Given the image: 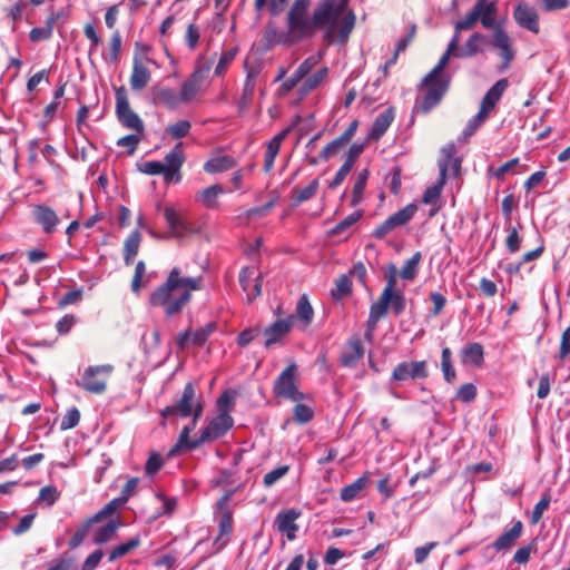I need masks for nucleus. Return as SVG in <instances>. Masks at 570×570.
<instances>
[{
  "mask_svg": "<svg viewBox=\"0 0 570 570\" xmlns=\"http://www.w3.org/2000/svg\"><path fill=\"white\" fill-rule=\"evenodd\" d=\"M38 499L51 507L59 500V492L55 485H46L40 489Z\"/></svg>",
  "mask_w": 570,
  "mask_h": 570,
  "instance_id": "obj_64",
  "label": "nucleus"
},
{
  "mask_svg": "<svg viewBox=\"0 0 570 570\" xmlns=\"http://www.w3.org/2000/svg\"><path fill=\"white\" fill-rule=\"evenodd\" d=\"M61 13H51L46 20L43 27H37L31 29L29 37L32 41L47 40L52 36L55 22L60 18Z\"/></svg>",
  "mask_w": 570,
  "mask_h": 570,
  "instance_id": "obj_37",
  "label": "nucleus"
},
{
  "mask_svg": "<svg viewBox=\"0 0 570 570\" xmlns=\"http://www.w3.org/2000/svg\"><path fill=\"white\" fill-rule=\"evenodd\" d=\"M478 18L485 29H491L495 23L497 7L495 2H476L474 6Z\"/></svg>",
  "mask_w": 570,
  "mask_h": 570,
  "instance_id": "obj_32",
  "label": "nucleus"
},
{
  "mask_svg": "<svg viewBox=\"0 0 570 570\" xmlns=\"http://www.w3.org/2000/svg\"><path fill=\"white\" fill-rule=\"evenodd\" d=\"M236 165H237V161L235 160L234 157H232L229 155H224V156L214 157V158L208 159L204 164L203 168L208 174H216V173L229 170V169L236 167Z\"/></svg>",
  "mask_w": 570,
  "mask_h": 570,
  "instance_id": "obj_33",
  "label": "nucleus"
},
{
  "mask_svg": "<svg viewBox=\"0 0 570 570\" xmlns=\"http://www.w3.org/2000/svg\"><path fill=\"white\" fill-rule=\"evenodd\" d=\"M112 372L114 366L110 364L90 365L85 368L81 380L76 384L90 394H102Z\"/></svg>",
  "mask_w": 570,
  "mask_h": 570,
  "instance_id": "obj_5",
  "label": "nucleus"
},
{
  "mask_svg": "<svg viewBox=\"0 0 570 570\" xmlns=\"http://www.w3.org/2000/svg\"><path fill=\"white\" fill-rule=\"evenodd\" d=\"M76 558L73 556L63 553L53 559L46 570H75Z\"/></svg>",
  "mask_w": 570,
  "mask_h": 570,
  "instance_id": "obj_52",
  "label": "nucleus"
},
{
  "mask_svg": "<svg viewBox=\"0 0 570 570\" xmlns=\"http://www.w3.org/2000/svg\"><path fill=\"white\" fill-rule=\"evenodd\" d=\"M451 356V350L449 347H444L441 354V371L443 373L444 380L448 383H452L456 379V372L453 367Z\"/></svg>",
  "mask_w": 570,
  "mask_h": 570,
  "instance_id": "obj_48",
  "label": "nucleus"
},
{
  "mask_svg": "<svg viewBox=\"0 0 570 570\" xmlns=\"http://www.w3.org/2000/svg\"><path fill=\"white\" fill-rule=\"evenodd\" d=\"M446 181V164L441 165V175L438 179V183L434 186H431L425 189L422 202L424 204H431L436 200L442 191V188Z\"/></svg>",
  "mask_w": 570,
  "mask_h": 570,
  "instance_id": "obj_42",
  "label": "nucleus"
},
{
  "mask_svg": "<svg viewBox=\"0 0 570 570\" xmlns=\"http://www.w3.org/2000/svg\"><path fill=\"white\" fill-rule=\"evenodd\" d=\"M422 255L416 252L409 258L400 271V276L406 281H413L416 277L417 268L421 263Z\"/></svg>",
  "mask_w": 570,
  "mask_h": 570,
  "instance_id": "obj_46",
  "label": "nucleus"
},
{
  "mask_svg": "<svg viewBox=\"0 0 570 570\" xmlns=\"http://www.w3.org/2000/svg\"><path fill=\"white\" fill-rule=\"evenodd\" d=\"M293 316L302 323L304 328L312 323L314 317V309L306 294L299 296L296 304L295 315Z\"/></svg>",
  "mask_w": 570,
  "mask_h": 570,
  "instance_id": "obj_36",
  "label": "nucleus"
},
{
  "mask_svg": "<svg viewBox=\"0 0 570 570\" xmlns=\"http://www.w3.org/2000/svg\"><path fill=\"white\" fill-rule=\"evenodd\" d=\"M206 77V70L196 69L181 86L180 97L183 102H189L200 90Z\"/></svg>",
  "mask_w": 570,
  "mask_h": 570,
  "instance_id": "obj_22",
  "label": "nucleus"
},
{
  "mask_svg": "<svg viewBox=\"0 0 570 570\" xmlns=\"http://www.w3.org/2000/svg\"><path fill=\"white\" fill-rule=\"evenodd\" d=\"M476 397V387L473 383L461 385L456 392V399L463 403H470Z\"/></svg>",
  "mask_w": 570,
  "mask_h": 570,
  "instance_id": "obj_62",
  "label": "nucleus"
},
{
  "mask_svg": "<svg viewBox=\"0 0 570 570\" xmlns=\"http://www.w3.org/2000/svg\"><path fill=\"white\" fill-rule=\"evenodd\" d=\"M80 421V412L77 407H72L68 410V412L63 415L60 423L61 430H70L78 425Z\"/></svg>",
  "mask_w": 570,
  "mask_h": 570,
  "instance_id": "obj_60",
  "label": "nucleus"
},
{
  "mask_svg": "<svg viewBox=\"0 0 570 570\" xmlns=\"http://www.w3.org/2000/svg\"><path fill=\"white\" fill-rule=\"evenodd\" d=\"M363 216V210L358 209L346 216L343 220L336 224L331 230L330 235L336 236L343 234L354 224H356Z\"/></svg>",
  "mask_w": 570,
  "mask_h": 570,
  "instance_id": "obj_49",
  "label": "nucleus"
},
{
  "mask_svg": "<svg viewBox=\"0 0 570 570\" xmlns=\"http://www.w3.org/2000/svg\"><path fill=\"white\" fill-rule=\"evenodd\" d=\"M233 424L234 420L229 414H217L202 430L199 438L194 440L189 438L191 428L185 425L180 431L176 444L168 451L167 455L171 458L178 454L181 450H194L204 443L217 440L225 435Z\"/></svg>",
  "mask_w": 570,
  "mask_h": 570,
  "instance_id": "obj_3",
  "label": "nucleus"
},
{
  "mask_svg": "<svg viewBox=\"0 0 570 570\" xmlns=\"http://www.w3.org/2000/svg\"><path fill=\"white\" fill-rule=\"evenodd\" d=\"M164 465L163 458L157 452H151L145 464V473L149 476L156 474Z\"/></svg>",
  "mask_w": 570,
  "mask_h": 570,
  "instance_id": "obj_63",
  "label": "nucleus"
},
{
  "mask_svg": "<svg viewBox=\"0 0 570 570\" xmlns=\"http://www.w3.org/2000/svg\"><path fill=\"white\" fill-rule=\"evenodd\" d=\"M428 376L429 370L426 361L401 362L392 372V380L399 382L426 379Z\"/></svg>",
  "mask_w": 570,
  "mask_h": 570,
  "instance_id": "obj_10",
  "label": "nucleus"
},
{
  "mask_svg": "<svg viewBox=\"0 0 570 570\" xmlns=\"http://www.w3.org/2000/svg\"><path fill=\"white\" fill-rule=\"evenodd\" d=\"M223 193L224 188L220 185H212L200 190L197 197L206 208H215L217 206V198Z\"/></svg>",
  "mask_w": 570,
  "mask_h": 570,
  "instance_id": "obj_43",
  "label": "nucleus"
},
{
  "mask_svg": "<svg viewBox=\"0 0 570 570\" xmlns=\"http://www.w3.org/2000/svg\"><path fill=\"white\" fill-rule=\"evenodd\" d=\"M239 284L247 295L248 303H252L262 294L263 275H255L254 267H243L239 272Z\"/></svg>",
  "mask_w": 570,
  "mask_h": 570,
  "instance_id": "obj_14",
  "label": "nucleus"
},
{
  "mask_svg": "<svg viewBox=\"0 0 570 570\" xmlns=\"http://www.w3.org/2000/svg\"><path fill=\"white\" fill-rule=\"evenodd\" d=\"M121 523L119 520H110L107 524L100 527L94 535V543L102 546L109 542L117 533Z\"/></svg>",
  "mask_w": 570,
  "mask_h": 570,
  "instance_id": "obj_38",
  "label": "nucleus"
},
{
  "mask_svg": "<svg viewBox=\"0 0 570 570\" xmlns=\"http://www.w3.org/2000/svg\"><path fill=\"white\" fill-rule=\"evenodd\" d=\"M446 164V171L452 169L454 176L460 175L462 159L456 156V147L454 142H449L441 149V158L439 160V169L441 165Z\"/></svg>",
  "mask_w": 570,
  "mask_h": 570,
  "instance_id": "obj_26",
  "label": "nucleus"
},
{
  "mask_svg": "<svg viewBox=\"0 0 570 570\" xmlns=\"http://www.w3.org/2000/svg\"><path fill=\"white\" fill-rule=\"evenodd\" d=\"M460 42V37L458 35H454L448 45V48L445 52L440 58L439 62L435 65V67L428 73V80H431L434 78V76H442V71L444 70L445 66L448 65L451 57L456 58L458 53V46Z\"/></svg>",
  "mask_w": 570,
  "mask_h": 570,
  "instance_id": "obj_31",
  "label": "nucleus"
},
{
  "mask_svg": "<svg viewBox=\"0 0 570 570\" xmlns=\"http://www.w3.org/2000/svg\"><path fill=\"white\" fill-rule=\"evenodd\" d=\"M366 483H367L366 475H363V476L356 479L354 482L344 487L341 490V494H340L341 499L345 502H350V501L354 500L357 497V494L365 488Z\"/></svg>",
  "mask_w": 570,
  "mask_h": 570,
  "instance_id": "obj_44",
  "label": "nucleus"
},
{
  "mask_svg": "<svg viewBox=\"0 0 570 570\" xmlns=\"http://www.w3.org/2000/svg\"><path fill=\"white\" fill-rule=\"evenodd\" d=\"M352 281L347 275H341L335 281V289H332V297L334 299H341L343 296L351 294Z\"/></svg>",
  "mask_w": 570,
  "mask_h": 570,
  "instance_id": "obj_54",
  "label": "nucleus"
},
{
  "mask_svg": "<svg viewBox=\"0 0 570 570\" xmlns=\"http://www.w3.org/2000/svg\"><path fill=\"white\" fill-rule=\"evenodd\" d=\"M551 502V494L549 491H546L542 495H541V499L537 502V504L534 505L533 510H532V514H531V522L533 524L538 523L544 511L548 509L549 504Z\"/></svg>",
  "mask_w": 570,
  "mask_h": 570,
  "instance_id": "obj_55",
  "label": "nucleus"
},
{
  "mask_svg": "<svg viewBox=\"0 0 570 570\" xmlns=\"http://www.w3.org/2000/svg\"><path fill=\"white\" fill-rule=\"evenodd\" d=\"M488 115L489 114L484 109L480 108L479 112L472 119L469 120L465 128L463 129L462 135H461V140L469 139L478 130V128L484 122Z\"/></svg>",
  "mask_w": 570,
  "mask_h": 570,
  "instance_id": "obj_50",
  "label": "nucleus"
},
{
  "mask_svg": "<svg viewBox=\"0 0 570 570\" xmlns=\"http://www.w3.org/2000/svg\"><path fill=\"white\" fill-rule=\"evenodd\" d=\"M365 350L358 337H352L341 355V364L345 367H354L364 356Z\"/></svg>",
  "mask_w": 570,
  "mask_h": 570,
  "instance_id": "obj_21",
  "label": "nucleus"
},
{
  "mask_svg": "<svg viewBox=\"0 0 570 570\" xmlns=\"http://www.w3.org/2000/svg\"><path fill=\"white\" fill-rule=\"evenodd\" d=\"M513 18L519 27L532 33H539L540 22L538 11L529 2H519L514 8Z\"/></svg>",
  "mask_w": 570,
  "mask_h": 570,
  "instance_id": "obj_12",
  "label": "nucleus"
},
{
  "mask_svg": "<svg viewBox=\"0 0 570 570\" xmlns=\"http://www.w3.org/2000/svg\"><path fill=\"white\" fill-rule=\"evenodd\" d=\"M460 358L463 364L481 366L484 362V350L480 343H469L460 352Z\"/></svg>",
  "mask_w": 570,
  "mask_h": 570,
  "instance_id": "obj_28",
  "label": "nucleus"
},
{
  "mask_svg": "<svg viewBox=\"0 0 570 570\" xmlns=\"http://www.w3.org/2000/svg\"><path fill=\"white\" fill-rule=\"evenodd\" d=\"M141 543L140 537L135 535L127 542L120 543L116 546L108 554V561L110 563L115 562L117 559L130 553L132 550L137 549Z\"/></svg>",
  "mask_w": 570,
  "mask_h": 570,
  "instance_id": "obj_41",
  "label": "nucleus"
},
{
  "mask_svg": "<svg viewBox=\"0 0 570 570\" xmlns=\"http://www.w3.org/2000/svg\"><path fill=\"white\" fill-rule=\"evenodd\" d=\"M183 142H178L175 147L165 156V163L163 166L165 167V181H180L181 174L180 169L185 163V156L183 153Z\"/></svg>",
  "mask_w": 570,
  "mask_h": 570,
  "instance_id": "obj_11",
  "label": "nucleus"
},
{
  "mask_svg": "<svg viewBox=\"0 0 570 570\" xmlns=\"http://www.w3.org/2000/svg\"><path fill=\"white\" fill-rule=\"evenodd\" d=\"M116 115L124 127L135 130L137 134L144 132V122L140 117L131 110L124 87L116 89Z\"/></svg>",
  "mask_w": 570,
  "mask_h": 570,
  "instance_id": "obj_8",
  "label": "nucleus"
},
{
  "mask_svg": "<svg viewBox=\"0 0 570 570\" xmlns=\"http://www.w3.org/2000/svg\"><path fill=\"white\" fill-rule=\"evenodd\" d=\"M476 21H479L478 12L473 8L462 20L455 22L454 35H458L460 37V32L462 30L471 29L476 23Z\"/></svg>",
  "mask_w": 570,
  "mask_h": 570,
  "instance_id": "obj_59",
  "label": "nucleus"
},
{
  "mask_svg": "<svg viewBox=\"0 0 570 570\" xmlns=\"http://www.w3.org/2000/svg\"><path fill=\"white\" fill-rule=\"evenodd\" d=\"M120 51H121V36H120V32L117 30L110 37L108 59L114 63L117 62L120 57Z\"/></svg>",
  "mask_w": 570,
  "mask_h": 570,
  "instance_id": "obj_58",
  "label": "nucleus"
},
{
  "mask_svg": "<svg viewBox=\"0 0 570 570\" xmlns=\"http://www.w3.org/2000/svg\"><path fill=\"white\" fill-rule=\"evenodd\" d=\"M33 218L47 234L53 233L59 224V217L56 212L46 205H38L35 207Z\"/></svg>",
  "mask_w": 570,
  "mask_h": 570,
  "instance_id": "obj_18",
  "label": "nucleus"
},
{
  "mask_svg": "<svg viewBox=\"0 0 570 570\" xmlns=\"http://www.w3.org/2000/svg\"><path fill=\"white\" fill-rule=\"evenodd\" d=\"M358 127V121L353 120L350 122L347 128L335 139L330 141L320 153V158L323 160H327L331 157L337 155L342 149H344L352 138L354 137Z\"/></svg>",
  "mask_w": 570,
  "mask_h": 570,
  "instance_id": "obj_13",
  "label": "nucleus"
},
{
  "mask_svg": "<svg viewBox=\"0 0 570 570\" xmlns=\"http://www.w3.org/2000/svg\"><path fill=\"white\" fill-rule=\"evenodd\" d=\"M348 2H293L286 17V36L268 26L264 33L266 46L281 42L297 43L313 38L318 31L327 45L345 46L355 27L356 16Z\"/></svg>",
  "mask_w": 570,
  "mask_h": 570,
  "instance_id": "obj_1",
  "label": "nucleus"
},
{
  "mask_svg": "<svg viewBox=\"0 0 570 570\" xmlns=\"http://www.w3.org/2000/svg\"><path fill=\"white\" fill-rule=\"evenodd\" d=\"M522 530H523V523L520 520H518L517 522H514V524L509 530L503 532L492 543L491 547L497 552H507V551H509L514 546L517 540L521 537Z\"/></svg>",
  "mask_w": 570,
  "mask_h": 570,
  "instance_id": "obj_19",
  "label": "nucleus"
},
{
  "mask_svg": "<svg viewBox=\"0 0 570 570\" xmlns=\"http://www.w3.org/2000/svg\"><path fill=\"white\" fill-rule=\"evenodd\" d=\"M147 58L135 55L132 59V72L129 79L134 91H140L147 87L150 81L151 72L146 65Z\"/></svg>",
  "mask_w": 570,
  "mask_h": 570,
  "instance_id": "obj_15",
  "label": "nucleus"
},
{
  "mask_svg": "<svg viewBox=\"0 0 570 570\" xmlns=\"http://www.w3.org/2000/svg\"><path fill=\"white\" fill-rule=\"evenodd\" d=\"M95 523H98V522H97V520H92V515L87 518L86 520H83L77 528L73 535L68 541V547L70 549H77L78 547H80L87 539V537L91 530V527Z\"/></svg>",
  "mask_w": 570,
  "mask_h": 570,
  "instance_id": "obj_39",
  "label": "nucleus"
},
{
  "mask_svg": "<svg viewBox=\"0 0 570 570\" xmlns=\"http://www.w3.org/2000/svg\"><path fill=\"white\" fill-rule=\"evenodd\" d=\"M422 86L425 87V94L421 99L419 108L423 114H428L443 99L449 90L450 79L444 76H434V78L428 80L426 75L422 80Z\"/></svg>",
  "mask_w": 570,
  "mask_h": 570,
  "instance_id": "obj_7",
  "label": "nucleus"
},
{
  "mask_svg": "<svg viewBox=\"0 0 570 570\" xmlns=\"http://www.w3.org/2000/svg\"><path fill=\"white\" fill-rule=\"evenodd\" d=\"M198 405H204L202 394L196 393L193 382H188L183 390L181 396L171 405L161 410L163 417L171 415L180 417H189L197 409Z\"/></svg>",
  "mask_w": 570,
  "mask_h": 570,
  "instance_id": "obj_6",
  "label": "nucleus"
},
{
  "mask_svg": "<svg viewBox=\"0 0 570 570\" xmlns=\"http://www.w3.org/2000/svg\"><path fill=\"white\" fill-rule=\"evenodd\" d=\"M151 100L155 105H163L168 109H175L183 102L180 95L171 88L154 86L151 88Z\"/></svg>",
  "mask_w": 570,
  "mask_h": 570,
  "instance_id": "obj_20",
  "label": "nucleus"
},
{
  "mask_svg": "<svg viewBox=\"0 0 570 570\" xmlns=\"http://www.w3.org/2000/svg\"><path fill=\"white\" fill-rule=\"evenodd\" d=\"M293 322L294 316L289 315L287 318L277 320L267 326L263 332L265 337V347H271L272 345L279 342L284 336H286L293 327Z\"/></svg>",
  "mask_w": 570,
  "mask_h": 570,
  "instance_id": "obj_16",
  "label": "nucleus"
},
{
  "mask_svg": "<svg viewBox=\"0 0 570 570\" xmlns=\"http://www.w3.org/2000/svg\"><path fill=\"white\" fill-rule=\"evenodd\" d=\"M394 120V111L392 108H387L381 114L376 116L373 121V125L368 131L367 139L368 140H379L386 132L389 127Z\"/></svg>",
  "mask_w": 570,
  "mask_h": 570,
  "instance_id": "obj_23",
  "label": "nucleus"
},
{
  "mask_svg": "<svg viewBox=\"0 0 570 570\" xmlns=\"http://www.w3.org/2000/svg\"><path fill=\"white\" fill-rule=\"evenodd\" d=\"M232 531H233L232 514L228 511H226L222 514V518H220L219 524H218V535L215 539V544L218 547L217 550H222L227 546Z\"/></svg>",
  "mask_w": 570,
  "mask_h": 570,
  "instance_id": "obj_34",
  "label": "nucleus"
},
{
  "mask_svg": "<svg viewBox=\"0 0 570 570\" xmlns=\"http://www.w3.org/2000/svg\"><path fill=\"white\" fill-rule=\"evenodd\" d=\"M236 392L225 391L217 400L218 414H229V411L234 404Z\"/></svg>",
  "mask_w": 570,
  "mask_h": 570,
  "instance_id": "obj_57",
  "label": "nucleus"
},
{
  "mask_svg": "<svg viewBox=\"0 0 570 570\" xmlns=\"http://www.w3.org/2000/svg\"><path fill=\"white\" fill-rule=\"evenodd\" d=\"M317 59L315 57H308L306 58L293 72L291 77H288L282 85V89L285 92L292 91L297 83L306 77L309 71L316 66Z\"/></svg>",
  "mask_w": 570,
  "mask_h": 570,
  "instance_id": "obj_24",
  "label": "nucleus"
},
{
  "mask_svg": "<svg viewBox=\"0 0 570 570\" xmlns=\"http://www.w3.org/2000/svg\"><path fill=\"white\" fill-rule=\"evenodd\" d=\"M389 299H383V294L380 295L377 302L375 304L381 306L383 304V313L386 315L389 308H391L392 313L395 316L401 315L406 307V299L404 294L401 291L391 292V296Z\"/></svg>",
  "mask_w": 570,
  "mask_h": 570,
  "instance_id": "obj_27",
  "label": "nucleus"
},
{
  "mask_svg": "<svg viewBox=\"0 0 570 570\" xmlns=\"http://www.w3.org/2000/svg\"><path fill=\"white\" fill-rule=\"evenodd\" d=\"M141 243V234L132 230L124 243V262L127 266L134 263Z\"/></svg>",
  "mask_w": 570,
  "mask_h": 570,
  "instance_id": "obj_35",
  "label": "nucleus"
},
{
  "mask_svg": "<svg viewBox=\"0 0 570 570\" xmlns=\"http://www.w3.org/2000/svg\"><path fill=\"white\" fill-rule=\"evenodd\" d=\"M318 187H320V180H318V178H315L306 187L293 189L292 190L293 206H297V205L313 198L316 195Z\"/></svg>",
  "mask_w": 570,
  "mask_h": 570,
  "instance_id": "obj_40",
  "label": "nucleus"
},
{
  "mask_svg": "<svg viewBox=\"0 0 570 570\" xmlns=\"http://www.w3.org/2000/svg\"><path fill=\"white\" fill-rule=\"evenodd\" d=\"M485 43V37L479 32L472 33L468 40L465 41L464 46L459 49L456 58H471L476 56L482 51V47Z\"/></svg>",
  "mask_w": 570,
  "mask_h": 570,
  "instance_id": "obj_30",
  "label": "nucleus"
},
{
  "mask_svg": "<svg viewBox=\"0 0 570 570\" xmlns=\"http://www.w3.org/2000/svg\"><path fill=\"white\" fill-rule=\"evenodd\" d=\"M296 380L297 366L294 362H291L274 381V395L292 402H301L306 399V395L299 391Z\"/></svg>",
  "mask_w": 570,
  "mask_h": 570,
  "instance_id": "obj_4",
  "label": "nucleus"
},
{
  "mask_svg": "<svg viewBox=\"0 0 570 570\" xmlns=\"http://www.w3.org/2000/svg\"><path fill=\"white\" fill-rule=\"evenodd\" d=\"M164 217L171 229V235L174 237L183 238L186 234L191 232L187 223L173 207H165Z\"/></svg>",
  "mask_w": 570,
  "mask_h": 570,
  "instance_id": "obj_25",
  "label": "nucleus"
},
{
  "mask_svg": "<svg viewBox=\"0 0 570 570\" xmlns=\"http://www.w3.org/2000/svg\"><path fill=\"white\" fill-rule=\"evenodd\" d=\"M301 517V512L296 509H287L281 511L275 518L277 530L285 533L289 541L296 538L298 525L296 520Z\"/></svg>",
  "mask_w": 570,
  "mask_h": 570,
  "instance_id": "obj_17",
  "label": "nucleus"
},
{
  "mask_svg": "<svg viewBox=\"0 0 570 570\" xmlns=\"http://www.w3.org/2000/svg\"><path fill=\"white\" fill-rule=\"evenodd\" d=\"M507 87V79L498 80L484 95L480 108L484 109L489 114L500 100Z\"/></svg>",
  "mask_w": 570,
  "mask_h": 570,
  "instance_id": "obj_29",
  "label": "nucleus"
},
{
  "mask_svg": "<svg viewBox=\"0 0 570 570\" xmlns=\"http://www.w3.org/2000/svg\"><path fill=\"white\" fill-rule=\"evenodd\" d=\"M191 124L189 120H179L168 125L166 131L173 139H181L189 134Z\"/></svg>",
  "mask_w": 570,
  "mask_h": 570,
  "instance_id": "obj_53",
  "label": "nucleus"
},
{
  "mask_svg": "<svg viewBox=\"0 0 570 570\" xmlns=\"http://www.w3.org/2000/svg\"><path fill=\"white\" fill-rule=\"evenodd\" d=\"M122 504L125 503L120 501L119 498L109 501L102 509L92 515V520H97L98 523L101 522L104 519L112 515Z\"/></svg>",
  "mask_w": 570,
  "mask_h": 570,
  "instance_id": "obj_56",
  "label": "nucleus"
},
{
  "mask_svg": "<svg viewBox=\"0 0 570 570\" xmlns=\"http://www.w3.org/2000/svg\"><path fill=\"white\" fill-rule=\"evenodd\" d=\"M417 206L413 203L407 204L402 209L389 216L372 233L376 239H383L393 229L406 225L416 214Z\"/></svg>",
  "mask_w": 570,
  "mask_h": 570,
  "instance_id": "obj_9",
  "label": "nucleus"
},
{
  "mask_svg": "<svg viewBox=\"0 0 570 570\" xmlns=\"http://www.w3.org/2000/svg\"><path fill=\"white\" fill-rule=\"evenodd\" d=\"M289 470V466L288 465H281V466H277L276 469L269 471L268 473H266L264 475V479H263V483L266 488H269L272 487L273 484H275L279 479H282L284 475L287 474Z\"/></svg>",
  "mask_w": 570,
  "mask_h": 570,
  "instance_id": "obj_61",
  "label": "nucleus"
},
{
  "mask_svg": "<svg viewBox=\"0 0 570 570\" xmlns=\"http://www.w3.org/2000/svg\"><path fill=\"white\" fill-rule=\"evenodd\" d=\"M217 330V324L215 322L207 323L205 326L196 330L194 333H190L191 344L202 347L207 342L208 337Z\"/></svg>",
  "mask_w": 570,
  "mask_h": 570,
  "instance_id": "obj_47",
  "label": "nucleus"
},
{
  "mask_svg": "<svg viewBox=\"0 0 570 570\" xmlns=\"http://www.w3.org/2000/svg\"><path fill=\"white\" fill-rule=\"evenodd\" d=\"M368 176H370V173L367 169H363L362 171L358 173L357 178L353 186L351 206L355 207L362 200L363 193L365 190Z\"/></svg>",
  "mask_w": 570,
  "mask_h": 570,
  "instance_id": "obj_45",
  "label": "nucleus"
},
{
  "mask_svg": "<svg viewBox=\"0 0 570 570\" xmlns=\"http://www.w3.org/2000/svg\"><path fill=\"white\" fill-rule=\"evenodd\" d=\"M202 277H185L174 267L166 279L149 296V304L161 307L167 317L180 314L191 299V292L202 288Z\"/></svg>",
  "mask_w": 570,
  "mask_h": 570,
  "instance_id": "obj_2",
  "label": "nucleus"
},
{
  "mask_svg": "<svg viewBox=\"0 0 570 570\" xmlns=\"http://www.w3.org/2000/svg\"><path fill=\"white\" fill-rule=\"evenodd\" d=\"M296 405L293 409V419L298 424H305L313 420L314 410L301 402H295Z\"/></svg>",
  "mask_w": 570,
  "mask_h": 570,
  "instance_id": "obj_51",
  "label": "nucleus"
}]
</instances>
